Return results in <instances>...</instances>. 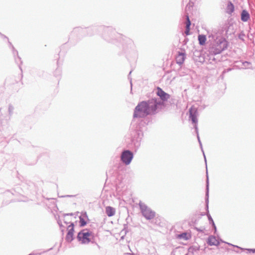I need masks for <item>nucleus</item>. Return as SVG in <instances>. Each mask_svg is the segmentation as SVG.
Here are the masks:
<instances>
[{
    "instance_id": "f257e3e1",
    "label": "nucleus",
    "mask_w": 255,
    "mask_h": 255,
    "mask_svg": "<svg viewBox=\"0 0 255 255\" xmlns=\"http://www.w3.org/2000/svg\"><path fill=\"white\" fill-rule=\"evenodd\" d=\"M156 101L152 99L147 102L142 101L135 107L134 117H143L148 115L154 114L157 109Z\"/></svg>"
},
{
    "instance_id": "f03ea898",
    "label": "nucleus",
    "mask_w": 255,
    "mask_h": 255,
    "mask_svg": "<svg viewBox=\"0 0 255 255\" xmlns=\"http://www.w3.org/2000/svg\"><path fill=\"white\" fill-rule=\"evenodd\" d=\"M92 233L86 230H83L78 234L77 238L82 244H88L91 241Z\"/></svg>"
},
{
    "instance_id": "7ed1b4c3",
    "label": "nucleus",
    "mask_w": 255,
    "mask_h": 255,
    "mask_svg": "<svg viewBox=\"0 0 255 255\" xmlns=\"http://www.w3.org/2000/svg\"><path fill=\"white\" fill-rule=\"evenodd\" d=\"M139 205L142 214L145 218L150 220L154 217L155 213L148 208L143 203H140Z\"/></svg>"
},
{
    "instance_id": "20e7f679",
    "label": "nucleus",
    "mask_w": 255,
    "mask_h": 255,
    "mask_svg": "<svg viewBox=\"0 0 255 255\" xmlns=\"http://www.w3.org/2000/svg\"><path fill=\"white\" fill-rule=\"evenodd\" d=\"M133 158L132 153L129 150L123 152L121 155L122 161L126 165L129 164Z\"/></svg>"
},
{
    "instance_id": "39448f33",
    "label": "nucleus",
    "mask_w": 255,
    "mask_h": 255,
    "mask_svg": "<svg viewBox=\"0 0 255 255\" xmlns=\"http://www.w3.org/2000/svg\"><path fill=\"white\" fill-rule=\"evenodd\" d=\"M217 44L219 47L217 48L218 51L217 53H219L222 51L223 50L226 49L228 46V42L224 38H221L217 42Z\"/></svg>"
},
{
    "instance_id": "423d86ee",
    "label": "nucleus",
    "mask_w": 255,
    "mask_h": 255,
    "mask_svg": "<svg viewBox=\"0 0 255 255\" xmlns=\"http://www.w3.org/2000/svg\"><path fill=\"white\" fill-rule=\"evenodd\" d=\"M74 224H70L67 227V234L66 236V240L68 242H71L74 239Z\"/></svg>"
},
{
    "instance_id": "0eeeda50",
    "label": "nucleus",
    "mask_w": 255,
    "mask_h": 255,
    "mask_svg": "<svg viewBox=\"0 0 255 255\" xmlns=\"http://www.w3.org/2000/svg\"><path fill=\"white\" fill-rule=\"evenodd\" d=\"M60 224L62 226H64V225H67V227L68 225H70V224H73L71 222V217L69 215L64 216L60 220Z\"/></svg>"
},
{
    "instance_id": "6e6552de",
    "label": "nucleus",
    "mask_w": 255,
    "mask_h": 255,
    "mask_svg": "<svg viewBox=\"0 0 255 255\" xmlns=\"http://www.w3.org/2000/svg\"><path fill=\"white\" fill-rule=\"evenodd\" d=\"M157 95L163 101H166L169 98V95L164 92L160 88L157 87Z\"/></svg>"
},
{
    "instance_id": "1a4fd4ad",
    "label": "nucleus",
    "mask_w": 255,
    "mask_h": 255,
    "mask_svg": "<svg viewBox=\"0 0 255 255\" xmlns=\"http://www.w3.org/2000/svg\"><path fill=\"white\" fill-rule=\"evenodd\" d=\"M189 113H190V117L191 118V120H192L193 123H197V109L195 107L192 106L189 110Z\"/></svg>"
},
{
    "instance_id": "9d476101",
    "label": "nucleus",
    "mask_w": 255,
    "mask_h": 255,
    "mask_svg": "<svg viewBox=\"0 0 255 255\" xmlns=\"http://www.w3.org/2000/svg\"><path fill=\"white\" fill-rule=\"evenodd\" d=\"M80 219V226L81 227L85 226L89 220L88 216L86 212L82 213L79 217Z\"/></svg>"
},
{
    "instance_id": "9b49d317",
    "label": "nucleus",
    "mask_w": 255,
    "mask_h": 255,
    "mask_svg": "<svg viewBox=\"0 0 255 255\" xmlns=\"http://www.w3.org/2000/svg\"><path fill=\"white\" fill-rule=\"evenodd\" d=\"M207 243L210 246H217L219 243L218 240L214 236L209 237Z\"/></svg>"
},
{
    "instance_id": "f8f14e48",
    "label": "nucleus",
    "mask_w": 255,
    "mask_h": 255,
    "mask_svg": "<svg viewBox=\"0 0 255 255\" xmlns=\"http://www.w3.org/2000/svg\"><path fill=\"white\" fill-rule=\"evenodd\" d=\"M185 59V55L182 53H179L177 56L176 58V62L179 65H182Z\"/></svg>"
},
{
    "instance_id": "ddd939ff",
    "label": "nucleus",
    "mask_w": 255,
    "mask_h": 255,
    "mask_svg": "<svg viewBox=\"0 0 255 255\" xmlns=\"http://www.w3.org/2000/svg\"><path fill=\"white\" fill-rule=\"evenodd\" d=\"M106 213L109 217H112L115 215L116 210L111 206H107L106 208Z\"/></svg>"
},
{
    "instance_id": "4468645a",
    "label": "nucleus",
    "mask_w": 255,
    "mask_h": 255,
    "mask_svg": "<svg viewBox=\"0 0 255 255\" xmlns=\"http://www.w3.org/2000/svg\"><path fill=\"white\" fill-rule=\"evenodd\" d=\"M250 18V14L246 10H243L241 14V19L243 21H247Z\"/></svg>"
},
{
    "instance_id": "2eb2a0df",
    "label": "nucleus",
    "mask_w": 255,
    "mask_h": 255,
    "mask_svg": "<svg viewBox=\"0 0 255 255\" xmlns=\"http://www.w3.org/2000/svg\"><path fill=\"white\" fill-rule=\"evenodd\" d=\"M199 43L201 45H204L205 44L207 38L206 36L205 35L200 34L198 35V37Z\"/></svg>"
},
{
    "instance_id": "dca6fc26",
    "label": "nucleus",
    "mask_w": 255,
    "mask_h": 255,
    "mask_svg": "<svg viewBox=\"0 0 255 255\" xmlns=\"http://www.w3.org/2000/svg\"><path fill=\"white\" fill-rule=\"evenodd\" d=\"M191 236L189 234L184 233L183 234L178 235L177 238L179 239H183L184 240H187L190 238Z\"/></svg>"
},
{
    "instance_id": "f3484780",
    "label": "nucleus",
    "mask_w": 255,
    "mask_h": 255,
    "mask_svg": "<svg viewBox=\"0 0 255 255\" xmlns=\"http://www.w3.org/2000/svg\"><path fill=\"white\" fill-rule=\"evenodd\" d=\"M234 10V5L231 2H229L227 7V12L228 13H232Z\"/></svg>"
},
{
    "instance_id": "a211bd4d",
    "label": "nucleus",
    "mask_w": 255,
    "mask_h": 255,
    "mask_svg": "<svg viewBox=\"0 0 255 255\" xmlns=\"http://www.w3.org/2000/svg\"><path fill=\"white\" fill-rule=\"evenodd\" d=\"M191 25V22L189 19L188 16H187V22H186V26L187 27H190Z\"/></svg>"
},
{
    "instance_id": "6ab92c4d",
    "label": "nucleus",
    "mask_w": 255,
    "mask_h": 255,
    "mask_svg": "<svg viewBox=\"0 0 255 255\" xmlns=\"http://www.w3.org/2000/svg\"><path fill=\"white\" fill-rule=\"evenodd\" d=\"M189 31H190V27H187L186 26V30L185 31V33L186 35H188L189 34Z\"/></svg>"
},
{
    "instance_id": "aec40b11",
    "label": "nucleus",
    "mask_w": 255,
    "mask_h": 255,
    "mask_svg": "<svg viewBox=\"0 0 255 255\" xmlns=\"http://www.w3.org/2000/svg\"><path fill=\"white\" fill-rule=\"evenodd\" d=\"M252 251H253V253H255V250H252Z\"/></svg>"
}]
</instances>
